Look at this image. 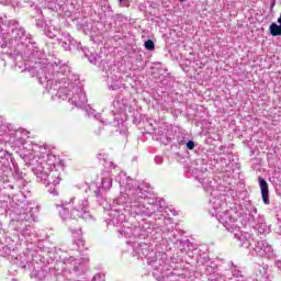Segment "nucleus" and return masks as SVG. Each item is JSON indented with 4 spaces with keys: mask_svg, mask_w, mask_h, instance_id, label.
Wrapping results in <instances>:
<instances>
[{
    "mask_svg": "<svg viewBox=\"0 0 281 281\" xmlns=\"http://www.w3.org/2000/svg\"><path fill=\"white\" fill-rule=\"evenodd\" d=\"M32 171L37 177V179L42 183H44L49 194H53V196H58V190L56 189V187L58 186V183H60V178L55 177L53 171H49V173H47V171L44 170L43 166L33 167Z\"/></svg>",
    "mask_w": 281,
    "mask_h": 281,
    "instance_id": "obj_1",
    "label": "nucleus"
},
{
    "mask_svg": "<svg viewBox=\"0 0 281 281\" xmlns=\"http://www.w3.org/2000/svg\"><path fill=\"white\" fill-rule=\"evenodd\" d=\"M59 67H63V61L60 60L38 68L36 70V78L40 85L52 87V82H54V80H56V76L60 74V71H58Z\"/></svg>",
    "mask_w": 281,
    "mask_h": 281,
    "instance_id": "obj_2",
    "label": "nucleus"
},
{
    "mask_svg": "<svg viewBox=\"0 0 281 281\" xmlns=\"http://www.w3.org/2000/svg\"><path fill=\"white\" fill-rule=\"evenodd\" d=\"M7 36H9V47L11 49L10 57L16 58L18 56H21V52L23 50V37L25 36V29H12L11 32L7 33Z\"/></svg>",
    "mask_w": 281,
    "mask_h": 281,
    "instance_id": "obj_3",
    "label": "nucleus"
},
{
    "mask_svg": "<svg viewBox=\"0 0 281 281\" xmlns=\"http://www.w3.org/2000/svg\"><path fill=\"white\" fill-rule=\"evenodd\" d=\"M47 91H57L58 98H61V100H67L69 95H71V89H74V86H71V82H69V78H63V79H56L53 82H50V86H46Z\"/></svg>",
    "mask_w": 281,
    "mask_h": 281,
    "instance_id": "obj_4",
    "label": "nucleus"
},
{
    "mask_svg": "<svg viewBox=\"0 0 281 281\" xmlns=\"http://www.w3.org/2000/svg\"><path fill=\"white\" fill-rule=\"evenodd\" d=\"M71 212L70 215L72 218H87L90 216L89 214V201L82 198H74L71 200Z\"/></svg>",
    "mask_w": 281,
    "mask_h": 281,
    "instance_id": "obj_5",
    "label": "nucleus"
},
{
    "mask_svg": "<svg viewBox=\"0 0 281 281\" xmlns=\"http://www.w3.org/2000/svg\"><path fill=\"white\" fill-rule=\"evenodd\" d=\"M23 60H27L29 63H35L41 65V58H43V52L38 47H34V45L26 46L24 52L21 54Z\"/></svg>",
    "mask_w": 281,
    "mask_h": 281,
    "instance_id": "obj_6",
    "label": "nucleus"
},
{
    "mask_svg": "<svg viewBox=\"0 0 281 281\" xmlns=\"http://www.w3.org/2000/svg\"><path fill=\"white\" fill-rule=\"evenodd\" d=\"M154 139L160 142L164 146H168L175 139V134L168 127H158L154 130Z\"/></svg>",
    "mask_w": 281,
    "mask_h": 281,
    "instance_id": "obj_7",
    "label": "nucleus"
},
{
    "mask_svg": "<svg viewBox=\"0 0 281 281\" xmlns=\"http://www.w3.org/2000/svg\"><path fill=\"white\" fill-rule=\"evenodd\" d=\"M86 58H88L91 65L99 67V69H104V65H106V59L102 56V53H91L90 55L85 54Z\"/></svg>",
    "mask_w": 281,
    "mask_h": 281,
    "instance_id": "obj_8",
    "label": "nucleus"
},
{
    "mask_svg": "<svg viewBox=\"0 0 281 281\" xmlns=\"http://www.w3.org/2000/svg\"><path fill=\"white\" fill-rule=\"evenodd\" d=\"M68 100L69 102H71V104H75L79 109H82L85 106V103L87 102V97L82 93V90L79 89V91H77V93H75L72 97L69 95Z\"/></svg>",
    "mask_w": 281,
    "mask_h": 281,
    "instance_id": "obj_9",
    "label": "nucleus"
},
{
    "mask_svg": "<svg viewBox=\"0 0 281 281\" xmlns=\"http://www.w3.org/2000/svg\"><path fill=\"white\" fill-rule=\"evenodd\" d=\"M258 181H259V188L261 190V199L265 205H269V203H271L269 201V183H267V180L262 177H259Z\"/></svg>",
    "mask_w": 281,
    "mask_h": 281,
    "instance_id": "obj_10",
    "label": "nucleus"
},
{
    "mask_svg": "<svg viewBox=\"0 0 281 281\" xmlns=\"http://www.w3.org/2000/svg\"><path fill=\"white\" fill-rule=\"evenodd\" d=\"M218 221L222 223V225H227L229 223H236L238 220L234 217L229 211H226L220 215Z\"/></svg>",
    "mask_w": 281,
    "mask_h": 281,
    "instance_id": "obj_11",
    "label": "nucleus"
},
{
    "mask_svg": "<svg viewBox=\"0 0 281 281\" xmlns=\"http://www.w3.org/2000/svg\"><path fill=\"white\" fill-rule=\"evenodd\" d=\"M58 43L66 52H71V35H64L63 38L58 40Z\"/></svg>",
    "mask_w": 281,
    "mask_h": 281,
    "instance_id": "obj_12",
    "label": "nucleus"
},
{
    "mask_svg": "<svg viewBox=\"0 0 281 281\" xmlns=\"http://www.w3.org/2000/svg\"><path fill=\"white\" fill-rule=\"evenodd\" d=\"M45 34L48 38H56L58 34H60V27L54 26V25H48L45 29Z\"/></svg>",
    "mask_w": 281,
    "mask_h": 281,
    "instance_id": "obj_13",
    "label": "nucleus"
},
{
    "mask_svg": "<svg viewBox=\"0 0 281 281\" xmlns=\"http://www.w3.org/2000/svg\"><path fill=\"white\" fill-rule=\"evenodd\" d=\"M269 34H270V36H273V37L281 36V24L272 22L269 25Z\"/></svg>",
    "mask_w": 281,
    "mask_h": 281,
    "instance_id": "obj_14",
    "label": "nucleus"
},
{
    "mask_svg": "<svg viewBox=\"0 0 281 281\" xmlns=\"http://www.w3.org/2000/svg\"><path fill=\"white\" fill-rule=\"evenodd\" d=\"M257 232L258 234H269L270 228L267 226V223H259L257 224Z\"/></svg>",
    "mask_w": 281,
    "mask_h": 281,
    "instance_id": "obj_15",
    "label": "nucleus"
},
{
    "mask_svg": "<svg viewBox=\"0 0 281 281\" xmlns=\"http://www.w3.org/2000/svg\"><path fill=\"white\" fill-rule=\"evenodd\" d=\"M224 227H226L227 232H231V234H234L238 229V225H236V222H229L228 224H224Z\"/></svg>",
    "mask_w": 281,
    "mask_h": 281,
    "instance_id": "obj_16",
    "label": "nucleus"
},
{
    "mask_svg": "<svg viewBox=\"0 0 281 281\" xmlns=\"http://www.w3.org/2000/svg\"><path fill=\"white\" fill-rule=\"evenodd\" d=\"M111 186H113V181L110 178L102 179V188L104 190H111Z\"/></svg>",
    "mask_w": 281,
    "mask_h": 281,
    "instance_id": "obj_17",
    "label": "nucleus"
},
{
    "mask_svg": "<svg viewBox=\"0 0 281 281\" xmlns=\"http://www.w3.org/2000/svg\"><path fill=\"white\" fill-rule=\"evenodd\" d=\"M145 49H147V52H154L155 42L153 40L145 41Z\"/></svg>",
    "mask_w": 281,
    "mask_h": 281,
    "instance_id": "obj_18",
    "label": "nucleus"
},
{
    "mask_svg": "<svg viewBox=\"0 0 281 281\" xmlns=\"http://www.w3.org/2000/svg\"><path fill=\"white\" fill-rule=\"evenodd\" d=\"M0 158L1 159H7V161H9V159H12V154H10V151L8 150H0Z\"/></svg>",
    "mask_w": 281,
    "mask_h": 281,
    "instance_id": "obj_19",
    "label": "nucleus"
},
{
    "mask_svg": "<svg viewBox=\"0 0 281 281\" xmlns=\"http://www.w3.org/2000/svg\"><path fill=\"white\" fill-rule=\"evenodd\" d=\"M74 245H76L77 247H85L86 241L82 237H78L74 240Z\"/></svg>",
    "mask_w": 281,
    "mask_h": 281,
    "instance_id": "obj_20",
    "label": "nucleus"
},
{
    "mask_svg": "<svg viewBox=\"0 0 281 281\" xmlns=\"http://www.w3.org/2000/svg\"><path fill=\"white\" fill-rule=\"evenodd\" d=\"M176 245H180V247H190V245H192V243H190V239H186V240H178V243H176Z\"/></svg>",
    "mask_w": 281,
    "mask_h": 281,
    "instance_id": "obj_21",
    "label": "nucleus"
},
{
    "mask_svg": "<svg viewBox=\"0 0 281 281\" xmlns=\"http://www.w3.org/2000/svg\"><path fill=\"white\" fill-rule=\"evenodd\" d=\"M257 247H271V245L266 239H260L257 241Z\"/></svg>",
    "mask_w": 281,
    "mask_h": 281,
    "instance_id": "obj_22",
    "label": "nucleus"
},
{
    "mask_svg": "<svg viewBox=\"0 0 281 281\" xmlns=\"http://www.w3.org/2000/svg\"><path fill=\"white\" fill-rule=\"evenodd\" d=\"M186 146L188 150H194V146H196V144L194 143V140H188Z\"/></svg>",
    "mask_w": 281,
    "mask_h": 281,
    "instance_id": "obj_23",
    "label": "nucleus"
},
{
    "mask_svg": "<svg viewBox=\"0 0 281 281\" xmlns=\"http://www.w3.org/2000/svg\"><path fill=\"white\" fill-rule=\"evenodd\" d=\"M59 215L61 216V218H67V216H69V210L61 209V211H59Z\"/></svg>",
    "mask_w": 281,
    "mask_h": 281,
    "instance_id": "obj_24",
    "label": "nucleus"
},
{
    "mask_svg": "<svg viewBox=\"0 0 281 281\" xmlns=\"http://www.w3.org/2000/svg\"><path fill=\"white\" fill-rule=\"evenodd\" d=\"M181 148V143H176L171 145V150H179Z\"/></svg>",
    "mask_w": 281,
    "mask_h": 281,
    "instance_id": "obj_25",
    "label": "nucleus"
},
{
    "mask_svg": "<svg viewBox=\"0 0 281 281\" xmlns=\"http://www.w3.org/2000/svg\"><path fill=\"white\" fill-rule=\"evenodd\" d=\"M119 3L123 8H128L131 5L130 3H126V0H119Z\"/></svg>",
    "mask_w": 281,
    "mask_h": 281,
    "instance_id": "obj_26",
    "label": "nucleus"
},
{
    "mask_svg": "<svg viewBox=\"0 0 281 281\" xmlns=\"http://www.w3.org/2000/svg\"><path fill=\"white\" fill-rule=\"evenodd\" d=\"M155 162H156V164H164V157H161V156H156V157H155Z\"/></svg>",
    "mask_w": 281,
    "mask_h": 281,
    "instance_id": "obj_27",
    "label": "nucleus"
},
{
    "mask_svg": "<svg viewBox=\"0 0 281 281\" xmlns=\"http://www.w3.org/2000/svg\"><path fill=\"white\" fill-rule=\"evenodd\" d=\"M109 89H111L112 91H117V89H120L119 85H112L109 87Z\"/></svg>",
    "mask_w": 281,
    "mask_h": 281,
    "instance_id": "obj_28",
    "label": "nucleus"
},
{
    "mask_svg": "<svg viewBox=\"0 0 281 281\" xmlns=\"http://www.w3.org/2000/svg\"><path fill=\"white\" fill-rule=\"evenodd\" d=\"M175 157L178 159H183V155H181V153H179V151L175 153Z\"/></svg>",
    "mask_w": 281,
    "mask_h": 281,
    "instance_id": "obj_29",
    "label": "nucleus"
},
{
    "mask_svg": "<svg viewBox=\"0 0 281 281\" xmlns=\"http://www.w3.org/2000/svg\"><path fill=\"white\" fill-rule=\"evenodd\" d=\"M276 7V0H273L271 3H270V8L273 9Z\"/></svg>",
    "mask_w": 281,
    "mask_h": 281,
    "instance_id": "obj_30",
    "label": "nucleus"
},
{
    "mask_svg": "<svg viewBox=\"0 0 281 281\" xmlns=\"http://www.w3.org/2000/svg\"><path fill=\"white\" fill-rule=\"evenodd\" d=\"M24 161L26 162V166H32V162H27V157H24Z\"/></svg>",
    "mask_w": 281,
    "mask_h": 281,
    "instance_id": "obj_31",
    "label": "nucleus"
},
{
    "mask_svg": "<svg viewBox=\"0 0 281 281\" xmlns=\"http://www.w3.org/2000/svg\"><path fill=\"white\" fill-rule=\"evenodd\" d=\"M277 23H278L279 25H281V13H280V16H279L278 20H277Z\"/></svg>",
    "mask_w": 281,
    "mask_h": 281,
    "instance_id": "obj_32",
    "label": "nucleus"
},
{
    "mask_svg": "<svg viewBox=\"0 0 281 281\" xmlns=\"http://www.w3.org/2000/svg\"><path fill=\"white\" fill-rule=\"evenodd\" d=\"M98 159H104L103 156H102V154H99V155H98Z\"/></svg>",
    "mask_w": 281,
    "mask_h": 281,
    "instance_id": "obj_33",
    "label": "nucleus"
},
{
    "mask_svg": "<svg viewBox=\"0 0 281 281\" xmlns=\"http://www.w3.org/2000/svg\"><path fill=\"white\" fill-rule=\"evenodd\" d=\"M9 188H11V190H14V186H9Z\"/></svg>",
    "mask_w": 281,
    "mask_h": 281,
    "instance_id": "obj_34",
    "label": "nucleus"
},
{
    "mask_svg": "<svg viewBox=\"0 0 281 281\" xmlns=\"http://www.w3.org/2000/svg\"><path fill=\"white\" fill-rule=\"evenodd\" d=\"M3 227V224L0 222V229Z\"/></svg>",
    "mask_w": 281,
    "mask_h": 281,
    "instance_id": "obj_35",
    "label": "nucleus"
},
{
    "mask_svg": "<svg viewBox=\"0 0 281 281\" xmlns=\"http://www.w3.org/2000/svg\"><path fill=\"white\" fill-rule=\"evenodd\" d=\"M186 0H180V3H183Z\"/></svg>",
    "mask_w": 281,
    "mask_h": 281,
    "instance_id": "obj_36",
    "label": "nucleus"
},
{
    "mask_svg": "<svg viewBox=\"0 0 281 281\" xmlns=\"http://www.w3.org/2000/svg\"><path fill=\"white\" fill-rule=\"evenodd\" d=\"M30 36H32V35H27V38H30Z\"/></svg>",
    "mask_w": 281,
    "mask_h": 281,
    "instance_id": "obj_37",
    "label": "nucleus"
}]
</instances>
